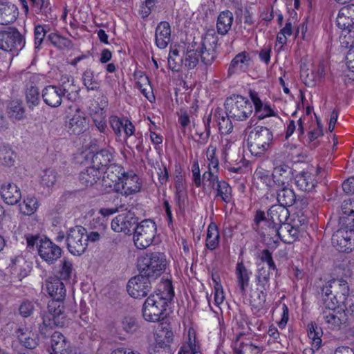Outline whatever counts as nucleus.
<instances>
[{"mask_svg": "<svg viewBox=\"0 0 354 354\" xmlns=\"http://www.w3.org/2000/svg\"><path fill=\"white\" fill-rule=\"evenodd\" d=\"M217 46V35L213 31H209L196 48L187 50L182 63L187 68H194L198 64L200 57L205 65L211 64L216 57Z\"/></svg>", "mask_w": 354, "mask_h": 354, "instance_id": "f257e3e1", "label": "nucleus"}, {"mask_svg": "<svg viewBox=\"0 0 354 354\" xmlns=\"http://www.w3.org/2000/svg\"><path fill=\"white\" fill-rule=\"evenodd\" d=\"M162 285L165 290L151 294L143 304L142 316L149 322H159L163 317L167 301L174 295L171 281L166 280Z\"/></svg>", "mask_w": 354, "mask_h": 354, "instance_id": "f03ea898", "label": "nucleus"}, {"mask_svg": "<svg viewBox=\"0 0 354 354\" xmlns=\"http://www.w3.org/2000/svg\"><path fill=\"white\" fill-rule=\"evenodd\" d=\"M349 287L343 279H333L328 281L322 290L324 304L327 309L335 310L341 306L349 297Z\"/></svg>", "mask_w": 354, "mask_h": 354, "instance_id": "7ed1b4c3", "label": "nucleus"}, {"mask_svg": "<svg viewBox=\"0 0 354 354\" xmlns=\"http://www.w3.org/2000/svg\"><path fill=\"white\" fill-rule=\"evenodd\" d=\"M168 266L166 256L161 252H152L140 257L138 261L140 274L150 280L158 278Z\"/></svg>", "mask_w": 354, "mask_h": 354, "instance_id": "20e7f679", "label": "nucleus"}, {"mask_svg": "<svg viewBox=\"0 0 354 354\" xmlns=\"http://www.w3.org/2000/svg\"><path fill=\"white\" fill-rule=\"evenodd\" d=\"M289 217V212L287 207L281 205H272L268 212V217L265 212L258 210L254 216V229L259 230V227H263L267 225L272 230L273 233L278 232V227L285 223Z\"/></svg>", "mask_w": 354, "mask_h": 354, "instance_id": "39448f33", "label": "nucleus"}, {"mask_svg": "<svg viewBox=\"0 0 354 354\" xmlns=\"http://www.w3.org/2000/svg\"><path fill=\"white\" fill-rule=\"evenodd\" d=\"M225 113L234 121L248 119L253 113V106L249 100L240 95L227 97L225 102Z\"/></svg>", "mask_w": 354, "mask_h": 354, "instance_id": "423d86ee", "label": "nucleus"}, {"mask_svg": "<svg viewBox=\"0 0 354 354\" xmlns=\"http://www.w3.org/2000/svg\"><path fill=\"white\" fill-rule=\"evenodd\" d=\"M336 24L342 32L339 41L342 46L354 42V4L342 7L337 15Z\"/></svg>", "mask_w": 354, "mask_h": 354, "instance_id": "0eeeda50", "label": "nucleus"}, {"mask_svg": "<svg viewBox=\"0 0 354 354\" xmlns=\"http://www.w3.org/2000/svg\"><path fill=\"white\" fill-rule=\"evenodd\" d=\"M272 138V133L268 128L262 126L254 127L248 138L250 151L255 156L263 154L269 148Z\"/></svg>", "mask_w": 354, "mask_h": 354, "instance_id": "6e6552de", "label": "nucleus"}, {"mask_svg": "<svg viewBox=\"0 0 354 354\" xmlns=\"http://www.w3.org/2000/svg\"><path fill=\"white\" fill-rule=\"evenodd\" d=\"M42 324L45 327H62L67 323L64 306L62 301L51 300L48 304L47 310L42 314Z\"/></svg>", "mask_w": 354, "mask_h": 354, "instance_id": "1a4fd4ad", "label": "nucleus"}, {"mask_svg": "<svg viewBox=\"0 0 354 354\" xmlns=\"http://www.w3.org/2000/svg\"><path fill=\"white\" fill-rule=\"evenodd\" d=\"M24 46V41L20 32L13 28L0 31V49L16 53L21 50Z\"/></svg>", "mask_w": 354, "mask_h": 354, "instance_id": "9d476101", "label": "nucleus"}, {"mask_svg": "<svg viewBox=\"0 0 354 354\" xmlns=\"http://www.w3.org/2000/svg\"><path fill=\"white\" fill-rule=\"evenodd\" d=\"M151 281L141 274L132 277L127 286L129 295L136 299L146 297L151 289Z\"/></svg>", "mask_w": 354, "mask_h": 354, "instance_id": "9b49d317", "label": "nucleus"}, {"mask_svg": "<svg viewBox=\"0 0 354 354\" xmlns=\"http://www.w3.org/2000/svg\"><path fill=\"white\" fill-rule=\"evenodd\" d=\"M156 227L155 223L151 220L141 221L135 229L133 241L135 243L140 242H151L155 236Z\"/></svg>", "mask_w": 354, "mask_h": 354, "instance_id": "f8f14e48", "label": "nucleus"}, {"mask_svg": "<svg viewBox=\"0 0 354 354\" xmlns=\"http://www.w3.org/2000/svg\"><path fill=\"white\" fill-rule=\"evenodd\" d=\"M141 188V183L138 176L133 171L126 172L118 185L121 194L129 196L138 192Z\"/></svg>", "mask_w": 354, "mask_h": 354, "instance_id": "ddd939ff", "label": "nucleus"}, {"mask_svg": "<svg viewBox=\"0 0 354 354\" xmlns=\"http://www.w3.org/2000/svg\"><path fill=\"white\" fill-rule=\"evenodd\" d=\"M249 95L254 107V114L259 120L277 116V113L271 107L270 104L263 101L256 91H250Z\"/></svg>", "mask_w": 354, "mask_h": 354, "instance_id": "4468645a", "label": "nucleus"}, {"mask_svg": "<svg viewBox=\"0 0 354 354\" xmlns=\"http://www.w3.org/2000/svg\"><path fill=\"white\" fill-rule=\"evenodd\" d=\"M252 62V57L249 53L242 51L236 54L229 65V75L247 72L251 66Z\"/></svg>", "mask_w": 354, "mask_h": 354, "instance_id": "2eb2a0df", "label": "nucleus"}, {"mask_svg": "<svg viewBox=\"0 0 354 354\" xmlns=\"http://www.w3.org/2000/svg\"><path fill=\"white\" fill-rule=\"evenodd\" d=\"M257 304L262 306L267 297V292L270 288V273L269 270L262 267L259 269L257 272Z\"/></svg>", "mask_w": 354, "mask_h": 354, "instance_id": "dca6fc26", "label": "nucleus"}, {"mask_svg": "<svg viewBox=\"0 0 354 354\" xmlns=\"http://www.w3.org/2000/svg\"><path fill=\"white\" fill-rule=\"evenodd\" d=\"M93 230L86 233L84 241L87 242L105 241L108 227L104 218H97L91 223Z\"/></svg>", "mask_w": 354, "mask_h": 354, "instance_id": "f3484780", "label": "nucleus"}, {"mask_svg": "<svg viewBox=\"0 0 354 354\" xmlns=\"http://www.w3.org/2000/svg\"><path fill=\"white\" fill-rule=\"evenodd\" d=\"M66 95L56 85L45 86L41 91V97L44 102L52 107H59L62 103V98Z\"/></svg>", "mask_w": 354, "mask_h": 354, "instance_id": "a211bd4d", "label": "nucleus"}, {"mask_svg": "<svg viewBox=\"0 0 354 354\" xmlns=\"http://www.w3.org/2000/svg\"><path fill=\"white\" fill-rule=\"evenodd\" d=\"M88 127L85 113L77 109L72 117L66 122V127L70 133L80 134L84 132Z\"/></svg>", "mask_w": 354, "mask_h": 354, "instance_id": "6ab92c4d", "label": "nucleus"}, {"mask_svg": "<svg viewBox=\"0 0 354 354\" xmlns=\"http://www.w3.org/2000/svg\"><path fill=\"white\" fill-rule=\"evenodd\" d=\"M315 176L313 168L304 170L295 176V185L303 192H311L316 185Z\"/></svg>", "mask_w": 354, "mask_h": 354, "instance_id": "aec40b11", "label": "nucleus"}, {"mask_svg": "<svg viewBox=\"0 0 354 354\" xmlns=\"http://www.w3.org/2000/svg\"><path fill=\"white\" fill-rule=\"evenodd\" d=\"M126 172L123 167L118 164H111L106 167L102 173V182L106 187H111L113 185L120 183L122 177Z\"/></svg>", "mask_w": 354, "mask_h": 354, "instance_id": "412c9836", "label": "nucleus"}, {"mask_svg": "<svg viewBox=\"0 0 354 354\" xmlns=\"http://www.w3.org/2000/svg\"><path fill=\"white\" fill-rule=\"evenodd\" d=\"M31 269V263L28 262L22 256H18L12 259L11 263L10 264L11 274L20 280L28 276Z\"/></svg>", "mask_w": 354, "mask_h": 354, "instance_id": "4be33fe9", "label": "nucleus"}, {"mask_svg": "<svg viewBox=\"0 0 354 354\" xmlns=\"http://www.w3.org/2000/svg\"><path fill=\"white\" fill-rule=\"evenodd\" d=\"M50 354H71L72 347L66 337L59 332L55 331L51 336Z\"/></svg>", "mask_w": 354, "mask_h": 354, "instance_id": "5701e85b", "label": "nucleus"}, {"mask_svg": "<svg viewBox=\"0 0 354 354\" xmlns=\"http://www.w3.org/2000/svg\"><path fill=\"white\" fill-rule=\"evenodd\" d=\"M275 165L272 172L273 183L276 187H284L288 186V183L291 178V169L289 166L285 164Z\"/></svg>", "mask_w": 354, "mask_h": 354, "instance_id": "b1692460", "label": "nucleus"}, {"mask_svg": "<svg viewBox=\"0 0 354 354\" xmlns=\"http://www.w3.org/2000/svg\"><path fill=\"white\" fill-rule=\"evenodd\" d=\"M46 290L52 300L62 301L66 296L65 286L61 279L57 277L49 278L46 282Z\"/></svg>", "mask_w": 354, "mask_h": 354, "instance_id": "393cba45", "label": "nucleus"}, {"mask_svg": "<svg viewBox=\"0 0 354 354\" xmlns=\"http://www.w3.org/2000/svg\"><path fill=\"white\" fill-rule=\"evenodd\" d=\"M0 194L4 202L10 205L17 204L21 198L20 189L16 185L10 183L1 186Z\"/></svg>", "mask_w": 354, "mask_h": 354, "instance_id": "a878e982", "label": "nucleus"}, {"mask_svg": "<svg viewBox=\"0 0 354 354\" xmlns=\"http://www.w3.org/2000/svg\"><path fill=\"white\" fill-rule=\"evenodd\" d=\"M16 335L20 343L27 348H35L38 344V336L30 327L19 328Z\"/></svg>", "mask_w": 354, "mask_h": 354, "instance_id": "bb28decb", "label": "nucleus"}, {"mask_svg": "<svg viewBox=\"0 0 354 354\" xmlns=\"http://www.w3.org/2000/svg\"><path fill=\"white\" fill-rule=\"evenodd\" d=\"M345 313H335L334 310H324L320 318L324 320L327 327L331 330L339 328L340 326L346 322Z\"/></svg>", "mask_w": 354, "mask_h": 354, "instance_id": "cd10ccee", "label": "nucleus"}, {"mask_svg": "<svg viewBox=\"0 0 354 354\" xmlns=\"http://www.w3.org/2000/svg\"><path fill=\"white\" fill-rule=\"evenodd\" d=\"M171 28L168 22L161 21L156 27L155 40L156 46L160 48H165L170 42Z\"/></svg>", "mask_w": 354, "mask_h": 354, "instance_id": "c85d7f7f", "label": "nucleus"}, {"mask_svg": "<svg viewBox=\"0 0 354 354\" xmlns=\"http://www.w3.org/2000/svg\"><path fill=\"white\" fill-rule=\"evenodd\" d=\"M113 160V149H102L95 153L91 160V165L104 172V170L111 165Z\"/></svg>", "mask_w": 354, "mask_h": 354, "instance_id": "c756f323", "label": "nucleus"}, {"mask_svg": "<svg viewBox=\"0 0 354 354\" xmlns=\"http://www.w3.org/2000/svg\"><path fill=\"white\" fill-rule=\"evenodd\" d=\"M101 178H102V171L93 165L86 167L80 174V181L85 187L93 186Z\"/></svg>", "mask_w": 354, "mask_h": 354, "instance_id": "7c9ffc66", "label": "nucleus"}, {"mask_svg": "<svg viewBox=\"0 0 354 354\" xmlns=\"http://www.w3.org/2000/svg\"><path fill=\"white\" fill-rule=\"evenodd\" d=\"M156 346L159 348H169L174 341V333L169 327L158 328L154 335Z\"/></svg>", "mask_w": 354, "mask_h": 354, "instance_id": "2f4dec72", "label": "nucleus"}, {"mask_svg": "<svg viewBox=\"0 0 354 354\" xmlns=\"http://www.w3.org/2000/svg\"><path fill=\"white\" fill-rule=\"evenodd\" d=\"M342 214L339 223L343 225L354 227V198L344 200L341 206Z\"/></svg>", "mask_w": 354, "mask_h": 354, "instance_id": "473e14b6", "label": "nucleus"}, {"mask_svg": "<svg viewBox=\"0 0 354 354\" xmlns=\"http://www.w3.org/2000/svg\"><path fill=\"white\" fill-rule=\"evenodd\" d=\"M235 274L240 291L242 295H244L246 291V288L249 286L252 272L246 268L241 261V262H238L236 264Z\"/></svg>", "mask_w": 354, "mask_h": 354, "instance_id": "72a5a7b5", "label": "nucleus"}, {"mask_svg": "<svg viewBox=\"0 0 354 354\" xmlns=\"http://www.w3.org/2000/svg\"><path fill=\"white\" fill-rule=\"evenodd\" d=\"M133 217L130 214H120L117 216L111 222V228L117 232H123L128 233L131 231V228L134 224L132 221Z\"/></svg>", "mask_w": 354, "mask_h": 354, "instance_id": "f704fd0d", "label": "nucleus"}, {"mask_svg": "<svg viewBox=\"0 0 354 354\" xmlns=\"http://www.w3.org/2000/svg\"><path fill=\"white\" fill-rule=\"evenodd\" d=\"M39 256L48 263H53L60 257L62 250L57 245H39Z\"/></svg>", "mask_w": 354, "mask_h": 354, "instance_id": "c9c22d12", "label": "nucleus"}, {"mask_svg": "<svg viewBox=\"0 0 354 354\" xmlns=\"http://www.w3.org/2000/svg\"><path fill=\"white\" fill-rule=\"evenodd\" d=\"M234 21V16L232 12L225 10L221 12L217 18L216 29L218 34L226 35L231 29Z\"/></svg>", "mask_w": 354, "mask_h": 354, "instance_id": "e433bc0d", "label": "nucleus"}, {"mask_svg": "<svg viewBox=\"0 0 354 354\" xmlns=\"http://www.w3.org/2000/svg\"><path fill=\"white\" fill-rule=\"evenodd\" d=\"M18 12L17 7L13 4H0V24L8 25L17 19Z\"/></svg>", "mask_w": 354, "mask_h": 354, "instance_id": "4c0bfd02", "label": "nucleus"}, {"mask_svg": "<svg viewBox=\"0 0 354 354\" xmlns=\"http://www.w3.org/2000/svg\"><path fill=\"white\" fill-rule=\"evenodd\" d=\"M74 78L69 75H62L59 85H56L57 87H59L60 90L66 95V97L70 101H75V97L73 96V93H78V90H74L75 87Z\"/></svg>", "mask_w": 354, "mask_h": 354, "instance_id": "58836bf2", "label": "nucleus"}, {"mask_svg": "<svg viewBox=\"0 0 354 354\" xmlns=\"http://www.w3.org/2000/svg\"><path fill=\"white\" fill-rule=\"evenodd\" d=\"M353 228L346 225V227L337 230L331 237V243H342L343 242L354 243Z\"/></svg>", "mask_w": 354, "mask_h": 354, "instance_id": "ea45409f", "label": "nucleus"}, {"mask_svg": "<svg viewBox=\"0 0 354 354\" xmlns=\"http://www.w3.org/2000/svg\"><path fill=\"white\" fill-rule=\"evenodd\" d=\"M277 192V201L279 205L286 207H290L295 202V194L294 191L284 186V187H276Z\"/></svg>", "mask_w": 354, "mask_h": 354, "instance_id": "a19ab883", "label": "nucleus"}, {"mask_svg": "<svg viewBox=\"0 0 354 354\" xmlns=\"http://www.w3.org/2000/svg\"><path fill=\"white\" fill-rule=\"evenodd\" d=\"M214 118L216 119L219 131L222 134H227L232 132L233 125L231 122V120H232L231 118L228 117V115L225 116L219 109H216Z\"/></svg>", "mask_w": 354, "mask_h": 354, "instance_id": "79ce46f5", "label": "nucleus"}, {"mask_svg": "<svg viewBox=\"0 0 354 354\" xmlns=\"http://www.w3.org/2000/svg\"><path fill=\"white\" fill-rule=\"evenodd\" d=\"M82 80L87 91H98L100 88V81L97 80L91 69H86L83 73Z\"/></svg>", "mask_w": 354, "mask_h": 354, "instance_id": "37998d69", "label": "nucleus"}, {"mask_svg": "<svg viewBox=\"0 0 354 354\" xmlns=\"http://www.w3.org/2000/svg\"><path fill=\"white\" fill-rule=\"evenodd\" d=\"M25 94L26 102L30 109H32L35 106L39 105L40 102L39 93L33 83L26 86Z\"/></svg>", "mask_w": 354, "mask_h": 354, "instance_id": "c03bdc74", "label": "nucleus"}, {"mask_svg": "<svg viewBox=\"0 0 354 354\" xmlns=\"http://www.w3.org/2000/svg\"><path fill=\"white\" fill-rule=\"evenodd\" d=\"M86 230L80 225L71 228L66 236L67 243H79L84 241Z\"/></svg>", "mask_w": 354, "mask_h": 354, "instance_id": "a18cd8bd", "label": "nucleus"}, {"mask_svg": "<svg viewBox=\"0 0 354 354\" xmlns=\"http://www.w3.org/2000/svg\"><path fill=\"white\" fill-rule=\"evenodd\" d=\"M214 189L216 190V197H220L222 201L226 203L231 202L232 198V188L227 182L221 180Z\"/></svg>", "mask_w": 354, "mask_h": 354, "instance_id": "49530a36", "label": "nucleus"}, {"mask_svg": "<svg viewBox=\"0 0 354 354\" xmlns=\"http://www.w3.org/2000/svg\"><path fill=\"white\" fill-rule=\"evenodd\" d=\"M216 152V146L210 144L206 151V162L209 170L219 171V162Z\"/></svg>", "mask_w": 354, "mask_h": 354, "instance_id": "de8ad7c7", "label": "nucleus"}, {"mask_svg": "<svg viewBox=\"0 0 354 354\" xmlns=\"http://www.w3.org/2000/svg\"><path fill=\"white\" fill-rule=\"evenodd\" d=\"M20 211L25 215L33 214L39 207L37 199L34 196H27L20 205Z\"/></svg>", "mask_w": 354, "mask_h": 354, "instance_id": "09e8293b", "label": "nucleus"}, {"mask_svg": "<svg viewBox=\"0 0 354 354\" xmlns=\"http://www.w3.org/2000/svg\"><path fill=\"white\" fill-rule=\"evenodd\" d=\"M17 155L15 151L8 145H3L0 147V159L7 166H12L15 162Z\"/></svg>", "mask_w": 354, "mask_h": 354, "instance_id": "8fccbe9b", "label": "nucleus"}, {"mask_svg": "<svg viewBox=\"0 0 354 354\" xmlns=\"http://www.w3.org/2000/svg\"><path fill=\"white\" fill-rule=\"evenodd\" d=\"M254 178L262 184H264L268 189L276 188L274 183H273L272 175L270 176L268 171L263 169H257L254 172Z\"/></svg>", "mask_w": 354, "mask_h": 354, "instance_id": "3c124183", "label": "nucleus"}, {"mask_svg": "<svg viewBox=\"0 0 354 354\" xmlns=\"http://www.w3.org/2000/svg\"><path fill=\"white\" fill-rule=\"evenodd\" d=\"M8 113L10 118L21 120L24 117V109L19 101H12L8 106Z\"/></svg>", "mask_w": 354, "mask_h": 354, "instance_id": "603ef678", "label": "nucleus"}, {"mask_svg": "<svg viewBox=\"0 0 354 354\" xmlns=\"http://www.w3.org/2000/svg\"><path fill=\"white\" fill-rule=\"evenodd\" d=\"M92 120L97 130L100 133H104L107 130V125L104 109H99L97 112L92 115Z\"/></svg>", "mask_w": 354, "mask_h": 354, "instance_id": "864d4df0", "label": "nucleus"}, {"mask_svg": "<svg viewBox=\"0 0 354 354\" xmlns=\"http://www.w3.org/2000/svg\"><path fill=\"white\" fill-rule=\"evenodd\" d=\"M57 180V172L52 169L44 170L41 175V185L43 187L50 188L55 184Z\"/></svg>", "mask_w": 354, "mask_h": 354, "instance_id": "5fc2aeb1", "label": "nucleus"}, {"mask_svg": "<svg viewBox=\"0 0 354 354\" xmlns=\"http://www.w3.org/2000/svg\"><path fill=\"white\" fill-rule=\"evenodd\" d=\"M218 277L212 276L214 281V304L219 306L225 300V295L221 283L218 281Z\"/></svg>", "mask_w": 354, "mask_h": 354, "instance_id": "6e6d98bb", "label": "nucleus"}, {"mask_svg": "<svg viewBox=\"0 0 354 354\" xmlns=\"http://www.w3.org/2000/svg\"><path fill=\"white\" fill-rule=\"evenodd\" d=\"M74 274L75 270L72 262L66 259L63 260L59 270L60 279L68 280Z\"/></svg>", "mask_w": 354, "mask_h": 354, "instance_id": "4d7b16f0", "label": "nucleus"}, {"mask_svg": "<svg viewBox=\"0 0 354 354\" xmlns=\"http://www.w3.org/2000/svg\"><path fill=\"white\" fill-rule=\"evenodd\" d=\"M317 326L311 323L308 325V337L311 339L313 349L318 350L322 344V339L319 333L316 331Z\"/></svg>", "mask_w": 354, "mask_h": 354, "instance_id": "13d9d810", "label": "nucleus"}, {"mask_svg": "<svg viewBox=\"0 0 354 354\" xmlns=\"http://www.w3.org/2000/svg\"><path fill=\"white\" fill-rule=\"evenodd\" d=\"M121 327L127 333H133L138 329V324L133 317L126 316L121 321Z\"/></svg>", "mask_w": 354, "mask_h": 354, "instance_id": "bf43d9fd", "label": "nucleus"}, {"mask_svg": "<svg viewBox=\"0 0 354 354\" xmlns=\"http://www.w3.org/2000/svg\"><path fill=\"white\" fill-rule=\"evenodd\" d=\"M218 171L207 169L203 175V182H208V186L214 188L221 180H218Z\"/></svg>", "mask_w": 354, "mask_h": 354, "instance_id": "052dcab7", "label": "nucleus"}, {"mask_svg": "<svg viewBox=\"0 0 354 354\" xmlns=\"http://www.w3.org/2000/svg\"><path fill=\"white\" fill-rule=\"evenodd\" d=\"M124 120H127V118H120L116 115H111L109 118L110 126L117 136H121Z\"/></svg>", "mask_w": 354, "mask_h": 354, "instance_id": "680f3d73", "label": "nucleus"}, {"mask_svg": "<svg viewBox=\"0 0 354 354\" xmlns=\"http://www.w3.org/2000/svg\"><path fill=\"white\" fill-rule=\"evenodd\" d=\"M27 243H53L44 234H27L25 235Z\"/></svg>", "mask_w": 354, "mask_h": 354, "instance_id": "e2e57ef3", "label": "nucleus"}, {"mask_svg": "<svg viewBox=\"0 0 354 354\" xmlns=\"http://www.w3.org/2000/svg\"><path fill=\"white\" fill-rule=\"evenodd\" d=\"M46 26L38 25L35 28V45L38 48L42 43L47 32Z\"/></svg>", "mask_w": 354, "mask_h": 354, "instance_id": "0e129e2a", "label": "nucleus"}, {"mask_svg": "<svg viewBox=\"0 0 354 354\" xmlns=\"http://www.w3.org/2000/svg\"><path fill=\"white\" fill-rule=\"evenodd\" d=\"M259 258L262 262H265L268 266L269 271L270 270H277V267L275 263L272 259V254L268 250H263L259 254Z\"/></svg>", "mask_w": 354, "mask_h": 354, "instance_id": "69168bd1", "label": "nucleus"}, {"mask_svg": "<svg viewBox=\"0 0 354 354\" xmlns=\"http://www.w3.org/2000/svg\"><path fill=\"white\" fill-rule=\"evenodd\" d=\"M219 234L215 225H209L207 234V243H218Z\"/></svg>", "mask_w": 354, "mask_h": 354, "instance_id": "338daca9", "label": "nucleus"}, {"mask_svg": "<svg viewBox=\"0 0 354 354\" xmlns=\"http://www.w3.org/2000/svg\"><path fill=\"white\" fill-rule=\"evenodd\" d=\"M344 47L349 48L346 55V62L347 67L350 71L354 72V42L351 44V45H348V46Z\"/></svg>", "mask_w": 354, "mask_h": 354, "instance_id": "774afa93", "label": "nucleus"}]
</instances>
